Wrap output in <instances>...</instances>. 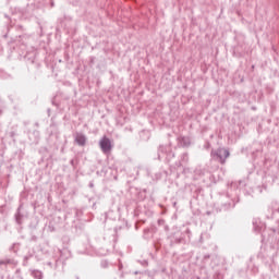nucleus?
<instances>
[{
	"label": "nucleus",
	"instance_id": "nucleus-2",
	"mask_svg": "<svg viewBox=\"0 0 279 279\" xmlns=\"http://www.w3.org/2000/svg\"><path fill=\"white\" fill-rule=\"evenodd\" d=\"M211 156H216L219 162L223 165V162H226V158L230 156V151H228L226 148H219L216 153L211 151Z\"/></svg>",
	"mask_w": 279,
	"mask_h": 279
},
{
	"label": "nucleus",
	"instance_id": "nucleus-1",
	"mask_svg": "<svg viewBox=\"0 0 279 279\" xmlns=\"http://www.w3.org/2000/svg\"><path fill=\"white\" fill-rule=\"evenodd\" d=\"M99 147L104 154H110L112 151V142L105 136L99 141Z\"/></svg>",
	"mask_w": 279,
	"mask_h": 279
},
{
	"label": "nucleus",
	"instance_id": "nucleus-3",
	"mask_svg": "<svg viewBox=\"0 0 279 279\" xmlns=\"http://www.w3.org/2000/svg\"><path fill=\"white\" fill-rule=\"evenodd\" d=\"M75 142L77 143V145H81L82 147H84V145H86V135L82 133H76Z\"/></svg>",
	"mask_w": 279,
	"mask_h": 279
},
{
	"label": "nucleus",
	"instance_id": "nucleus-4",
	"mask_svg": "<svg viewBox=\"0 0 279 279\" xmlns=\"http://www.w3.org/2000/svg\"><path fill=\"white\" fill-rule=\"evenodd\" d=\"M33 277L36 279H43V272L40 270L33 271Z\"/></svg>",
	"mask_w": 279,
	"mask_h": 279
}]
</instances>
